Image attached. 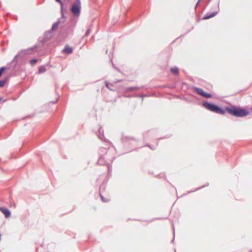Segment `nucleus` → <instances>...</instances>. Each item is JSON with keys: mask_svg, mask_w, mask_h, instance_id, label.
<instances>
[{"mask_svg": "<svg viewBox=\"0 0 252 252\" xmlns=\"http://www.w3.org/2000/svg\"><path fill=\"white\" fill-rule=\"evenodd\" d=\"M226 110L230 114L236 117H243L249 114V112L246 110L235 107L227 108Z\"/></svg>", "mask_w": 252, "mask_h": 252, "instance_id": "f257e3e1", "label": "nucleus"}, {"mask_svg": "<svg viewBox=\"0 0 252 252\" xmlns=\"http://www.w3.org/2000/svg\"><path fill=\"white\" fill-rule=\"evenodd\" d=\"M203 105L209 110L215 112L219 114H224L225 113V110L222 109L221 108L218 107V106L208 103L205 102L203 103Z\"/></svg>", "mask_w": 252, "mask_h": 252, "instance_id": "f03ea898", "label": "nucleus"}, {"mask_svg": "<svg viewBox=\"0 0 252 252\" xmlns=\"http://www.w3.org/2000/svg\"><path fill=\"white\" fill-rule=\"evenodd\" d=\"M81 11V1L80 0H76L72 4L71 8V11L76 16H79Z\"/></svg>", "mask_w": 252, "mask_h": 252, "instance_id": "7ed1b4c3", "label": "nucleus"}, {"mask_svg": "<svg viewBox=\"0 0 252 252\" xmlns=\"http://www.w3.org/2000/svg\"><path fill=\"white\" fill-rule=\"evenodd\" d=\"M0 210L5 215L6 218L9 217L11 215V212L6 208L0 207Z\"/></svg>", "mask_w": 252, "mask_h": 252, "instance_id": "20e7f679", "label": "nucleus"}, {"mask_svg": "<svg viewBox=\"0 0 252 252\" xmlns=\"http://www.w3.org/2000/svg\"><path fill=\"white\" fill-rule=\"evenodd\" d=\"M217 13V12L216 11V12H213V13L211 14V13H207L206 14V15L204 17L203 19H209L211 17H214V16H215Z\"/></svg>", "mask_w": 252, "mask_h": 252, "instance_id": "39448f33", "label": "nucleus"}, {"mask_svg": "<svg viewBox=\"0 0 252 252\" xmlns=\"http://www.w3.org/2000/svg\"><path fill=\"white\" fill-rule=\"evenodd\" d=\"M63 52L66 54H70L72 52V49L71 47L66 46L65 47L64 49L63 50Z\"/></svg>", "mask_w": 252, "mask_h": 252, "instance_id": "423d86ee", "label": "nucleus"}, {"mask_svg": "<svg viewBox=\"0 0 252 252\" xmlns=\"http://www.w3.org/2000/svg\"><path fill=\"white\" fill-rule=\"evenodd\" d=\"M196 90L197 92V93L199 94H201V95L203 96L204 95H205V93L202 89L196 88Z\"/></svg>", "mask_w": 252, "mask_h": 252, "instance_id": "0eeeda50", "label": "nucleus"}, {"mask_svg": "<svg viewBox=\"0 0 252 252\" xmlns=\"http://www.w3.org/2000/svg\"><path fill=\"white\" fill-rule=\"evenodd\" d=\"M171 71L174 74H177L178 73V69L177 67L171 68Z\"/></svg>", "mask_w": 252, "mask_h": 252, "instance_id": "6e6552de", "label": "nucleus"}, {"mask_svg": "<svg viewBox=\"0 0 252 252\" xmlns=\"http://www.w3.org/2000/svg\"><path fill=\"white\" fill-rule=\"evenodd\" d=\"M36 62L37 60L36 59H33L30 61V63L32 65H34Z\"/></svg>", "mask_w": 252, "mask_h": 252, "instance_id": "1a4fd4ad", "label": "nucleus"}, {"mask_svg": "<svg viewBox=\"0 0 252 252\" xmlns=\"http://www.w3.org/2000/svg\"><path fill=\"white\" fill-rule=\"evenodd\" d=\"M57 1H58V2H59L61 5V9L62 10H63V2L61 1V0H56Z\"/></svg>", "mask_w": 252, "mask_h": 252, "instance_id": "9d476101", "label": "nucleus"}, {"mask_svg": "<svg viewBox=\"0 0 252 252\" xmlns=\"http://www.w3.org/2000/svg\"><path fill=\"white\" fill-rule=\"evenodd\" d=\"M5 80H1L0 81V87H2L5 84Z\"/></svg>", "mask_w": 252, "mask_h": 252, "instance_id": "9b49d317", "label": "nucleus"}, {"mask_svg": "<svg viewBox=\"0 0 252 252\" xmlns=\"http://www.w3.org/2000/svg\"><path fill=\"white\" fill-rule=\"evenodd\" d=\"M45 71V68L44 67H41L39 69V72L40 73L43 72Z\"/></svg>", "mask_w": 252, "mask_h": 252, "instance_id": "f8f14e48", "label": "nucleus"}, {"mask_svg": "<svg viewBox=\"0 0 252 252\" xmlns=\"http://www.w3.org/2000/svg\"><path fill=\"white\" fill-rule=\"evenodd\" d=\"M58 23H56L54 24L52 26V29H56L58 27Z\"/></svg>", "mask_w": 252, "mask_h": 252, "instance_id": "ddd939ff", "label": "nucleus"}, {"mask_svg": "<svg viewBox=\"0 0 252 252\" xmlns=\"http://www.w3.org/2000/svg\"><path fill=\"white\" fill-rule=\"evenodd\" d=\"M5 70V68L2 67L0 68V76L1 75L2 72Z\"/></svg>", "mask_w": 252, "mask_h": 252, "instance_id": "4468645a", "label": "nucleus"}, {"mask_svg": "<svg viewBox=\"0 0 252 252\" xmlns=\"http://www.w3.org/2000/svg\"><path fill=\"white\" fill-rule=\"evenodd\" d=\"M203 96L207 98H210L211 97V95L210 94L206 93H205V95H204Z\"/></svg>", "mask_w": 252, "mask_h": 252, "instance_id": "2eb2a0df", "label": "nucleus"}, {"mask_svg": "<svg viewBox=\"0 0 252 252\" xmlns=\"http://www.w3.org/2000/svg\"><path fill=\"white\" fill-rule=\"evenodd\" d=\"M91 32V30L90 29L88 30L86 32V35H88Z\"/></svg>", "mask_w": 252, "mask_h": 252, "instance_id": "dca6fc26", "label": "nucleus"}, {"mask_svg": "<svg viewBox=\"0 0 252 252\" xmlns=\"http://www.w3.org/2000/svg\"><path fill=\"white\" fill-rule=\"evenodd\" d=\"M101 197L102 200L103 201H105V200H103V197H102V196H101Z\"/></svg>", "mask_w": 252, "mask_h": 252, "instance_id": "f3484780", "label": "nucleus"}]
</instances>
